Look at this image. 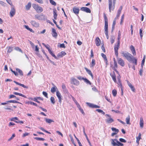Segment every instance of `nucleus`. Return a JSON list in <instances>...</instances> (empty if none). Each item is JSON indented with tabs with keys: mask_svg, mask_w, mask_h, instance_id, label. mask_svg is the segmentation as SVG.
Returning <instances> with one entry per match:
<instances>
[{
	"mask_svg": "<svg viewBox=\"0 0 146 146\" xmlns=\"http://www.w3.org/2000/svg\"><path fill=\"white\" fill-rule=\"evenodd\" d=\"M123 56L125 57L128 61H133L134 59V57L128 52H124L123 51L121 52Z\"/></svg>",
	"mask_w": 146,
	"mask_h": 146,
	"instance_id": "obj_1",
	"label": "nucleus"
},
{
	"mask_svg": "<svg viewBox=\"0 0 146 146\" xmlns=\"http://www.w3.org/2000/svg\"><path fill=\"white\" fill-rule=\"evenodd\" d=\"M104 18L105 21V33H108V19L105 13H104Z\"/></svg>",
	"mask_w": 146,
	"mask_h": 146,
	"instance_id": "obj_2",
	"label": "nucleus"
},
{
	"mask_svg": "<svg viewBox=\"0 0 146 146\" xmlns=\"http://www.w3.org/2000/svg\"><path fill=\"white\" fill-rule=\"evenodd\" d=\"M105 116L106 119H105L106 122L108 123H111L114 121V120L111 118V115L109 114H106Z\"/></svg>",
	"mask_w": 146,
	"mask_h": 146,
	"instance_id": "obj_3",
	"label": "nucleus"
},
{
	"mask_svg": "<svg viewBox=\"0 0 146 146\" xmlns=\"http://www.w3.org/2000/svg\"><path fill=\"white\" fill-rule=\"evenodd\" d=\"M120 44V43H117V44H115L114 46L115 54L117 57L118 55V50Z\"/></svg>",
	"mask_w": 146,
	"mask_h": 146,
	"instance_id": "obj_4",
	"label": "nucleus"
},
{
	"mask_svg": "<svg viewBox=\"0 0 146 146\" xmlns=\"http://www.w3.org/2000/svg\"><path fill=\"white\" fill-rule=\"evenodd\" d=\"M71 83L76 86H78L80 84L79 82L74 78H71Z\"/></svg>",
	"mask_w": 146,
	"mask_h": 146,
	"instance_id": "obj_5",
	"label": "nucleus"
},
{
	"mask_svg": "<svg viewBox=\"0 0 146 146\" xmlns=\"http://www.w3.org/2000/svg\"><path fill=\"white\" fill-rule=\"evenodd\" d=\"M56 95L58 99V102L61 104L62 102V96L58 90L56 92Z\"/></svg>",
	"mask_w": 146,
	"mask_h": 146,
	"instance_id": "obj_6",
	"label": "nucleus"
},
{
	"mask_svg": "<svg viewBox=\"0 0 146 146\" xmlns=\"http://www.w3.org/2000/svg\"><path fill=\"white\" fill-rule=\"evenodd\" d=\"M117 62L118 64H120L122 66H123L125 65L124 62L123 60L121 58H117Z\"/></svg>",
	"mask_w": 146,
	"mask_h": 146,
	"instance_id": "obj_7",
	"label": "nucleus"
},
{
	"mask_svg": "<svg viewBox=\"0 0 146 146\" xmlns=\"http://www.w3.org/2000/svg\"><path fill=\"white\" fill-rule=\"evenodd\" d=\"M80 10L87 13H90L91 11L87 7H82L81 8Z\"/></svg>",
	"mask_w": 146,
	"mask_h": 146,
	"instance_id": "obj_8",
	"label": "nucleus"
},
{
	"mask_svg": "<svg viewBox=\"0 0 146 146\" xmlns=\"http://www.w3.org/2000/svg\"><path fill=\"white\" fill-rule=\"evenodd\" d=\"M15 13V10L13 7L11 8V10L10 12V16L11 17H13Z\"/></svg>",
	"mask_w": 146,
	"mask_h": 146,
	"instance_id": "obj_9",
	"label": "nucleus"
},
{
	"mask_svg": "<svg viewBox=\"0 0 146 146\" xmlns=\"http://www.w3.org/2000/svg\"><path fill=\"white\" fill-rule=\"evenodd\" d=\"M86 104L90 107L92 108H100V107L96 105L87 102Z\"/></svg>",
	"mask_w": 146,
	"mask_h": 146,
	"instance_id": "obj_10",
	"label": "nucleus"
},
{
	"mask_svg": "<svg viewBox=\"0 0 146 146\" xmlns=\"http://www.w3.org/2000/svg\"><path fill=\"white\" fill-rule=\"evenodd\" d=\"M115 5L113 4V5L112 6V2H109V8L110 12H111V10L112 11L113 10L115 7Z\"/></svg>",
	"mask_w": 146,
	"mask_h": 146,
	"instance_id": "obj_11",
	"label": "nucleus"
},
{
	"mask_svg": "<svg viewBox=\"0 0 146 146\" xmlns=\"http://www.w3.org/2000/svg\"><path fill=\"white\" fill-rule=\"evenodd\" d=\"M52 85L53 86V87L51 88L50 91L52 93L54 94L56 91H56L58 90L56 86L53 84H52Z\"/></svg>",
	"mask_w": 146,
	"mask_h": 146,
	"instance_id": "obj_12",
	"label": "nucleus"
},
{
	"mask_svg": "<svg viewBox=\"0 0 146 146\" xmlns=\"http://www.w3.org/2000/svg\"><path fill=\"white\" fill-rule=\"evenodd\" d=\"M52 36L55 38H56L57 36V33L56 32V30L52 28Z\"/></svg>",
	"mask_w": 146,
	"mask_h": 146,
	"instance_id": "obj_13",
	"label": "nucleus"
},
{
	"mask_svg": "<svg viewBox=\"0 0 146 146\" xmlns=\"http://www.w3.org/2000/svg\"><path fill=\"white\" fill-rule=\"evenodd\" d=\"M130 48L133 54L134 55H136V53L134 47L133 45H131L130 47Z\"/></svg>",
	"mask_w": 146,
	"mask_h": 146,
	"instance_id": "obj_14",
	"label": "nucleus"
},
{
	"mask_svg": "<svg viewBox=\"0 0 146 146\" xmlns=\"http://www.w3.org/2000/svg\"><path fill=\"white\" fill-rule=\"evenodd\" d=\"M127 82L128 86L130 88L132 91L134 92L135 91V89L132 85L131 84V83L128 81H127Z\"/></svg>",
	"mask_w": 146,
	"mask_h": 146,
	"instance_id": "obj_15",
	"label": "nucleus"
},
{
	"mask_svg": "<svg viewBox=\"0 0 146 146\" xmlns=\"http://www.w3.org/2000/svg\"><path fill=\"white\" fill-rule=\"evenodd\" d=\"M117 139H110L111 144L113 146H116L117 143H116L115 141L117 142Z\"/></svg>",
	"mask_w": 146,
	"mask_h": 146,
	"instance_id": "obj_16",
	"label": "nucleus"
},
{
	"mask_svg": "<svg viewBox=\"0 0 146 146\" xmlns=\"http://www.w3.org/2000/svg\"><path fill=\"white\" fill-rule=\"evenodd\" d=\"M96 44L97 46H98L100 45V40L99 37H97L95 40Z\"/></svg>",
	"mask_w": 146,
	"mask_h": 146,
	"instance_id": "obj_17",
	"label": "nucleus"
},
{
	"mask_svg": "<svg viewBox=\"0 0 146 146\" xmlns=\"http://www.w3.org/2000/svg\"><path fill=\"white\" fill-rule=\"evenodd\" d=\"M143 118L141 117L140 118V121L139 122V125L140 127L142 128L143 127Z\"/></svg>",
	"mask_w": 146,
	"mask_h": 146,
	"instance_id": "obj_18",
	"label": "nucleus"
},
{
	"mask_svg": "<svg viewBox=\"0 0 146 146\" xmlns=\"http://www.w3.org/2000/svg\"><path fill=\"white\" fill-rule=\"evenodd\" d=\"M73 11L74 13L76 15H77L79 13V10L78 8L74 7L73 9Z\"/></svg>",
	"mask_w": 146,
	"mask_h": 146,
	"instance_id": "obj_19",
	"label": "nucleus"
},
{
	"mask_svg": "<svg viewBox=\"0 0 146 146\" xmlns=\"http://www.w3.org/2000/svg\"><path fill=\"white\" fill-rule=\"evenodd\" d=\"M13 82L15 83V84H16L17 85H19L21 86H22V87L24 88H28V86H27L25 85L24 84H21L15 81H13Z\"/></svg>",
	"mask_w": 146,
	"mask_h": 146,
	"instance_id": "obj_20",
	"label": "nucleus"
},
{
	"mask_svg": "<svg viewBox=\"0 0 146 146\" xmlns=\"http://www.w3.org/2000/svg\"><path fill=\"white\" fill-rule=\"evenodd\" d=\"M85 69L86 70V72H87L88 73V74L89 75H90L91 76L92 78L93 79V78H94V76L92 73L91 71L90 70L86 68H85Z\"/></svg>",
	"mask_w": 146,
	"mask_h": 146,
	"instance_id": "obj_21",
	"label": "nucleus"
},
{
	"mask_svg": "<svg viewBox=\"0 0 146 146\" xmlns=\"http://www.w3.org/2000/svg\"><path fill=\"white\" fill-rule=\"evenodd\" d=\"M117 84H118V86L120 88H121L122 93H123V89L122 88V85L121 84V81H119L117 83Z\"/></svg>",
	"mask_w": 146,
	"mask_h": 146,
	"instance_id": "obj_22",
	"label": "nucleus"
},
{
	"mask_svg": "<svg viewBox=\"0 0 146 146\" xmlns=\"http://www.w3.org/2000/svg\"><path fill=\"white\" fill-rule=\"evenodd\" d=\"M130 117L129 115H128L126 118L125 121L126 123L127 124L130 125L131 123L130 122Z\"/></svg>",
	"mask_w": 146,
	"mask_h": 146,
	"instance_id": "obj_23",
	"label": "nucleus"
},
{
	"mask_svg": "<svg viewBox=\"0 0 146 146\" xmlns=\"http://www.w3.org/2000/svg\"><path fill=\"white\" fill-rule=\"evenodd\" d=\"M13 93H14V94H15L16 95H19V96H21L24 97L25 98H27V97L26 96H25L23 94L21 93H19L17 92H14Z\"/></svg>",
	"mask_w": 146,
	"mask_h": 146,
	"instance_id": "obj_24",
	"label": "nucleus"
},
{
	"mask_svg": "<svg viewBox=\"0 0 146 146\" xmlns=\"http://www.w3.org/2000/svg\"><path fill=\"white\" fill-rule=\"evenodd\" d=\"M30 43L31 44L33 48L34 49L35 47V50L36 52V45L35 46L34 44L31 41H30Z\"/></svg>",
	"mask_w": 146,
	"mask_h": 146,
	"instance_id": "obj_25",
	"label": "nucleus"
},
{
	"mask_svg": "<svg viewBox=\"0 0 146 146\" xmlns=\"http://www.w3.org/2000/svg\"><path fill=\"white\" fill-rule=\"evenodd\" d=\"M45 119L46 122L48 123H50L51 122H54L53 120L50 119L45 118Z\"/></svg>",
	"mask_w": 146,
	"mask_h": 146,
	"instance_id": "obj_26",
	"label": "nucleus"
},
{
	"mask_svg": "<svg viewBox=\"0 0 146 146\" xmlns=\"http://www.w3.org/2000/svg\"><path fill=\"white\" fill-rule=\"evenodd\" d=\"M110 75H111V77L113 81L115 82H116V76H115V75L114 73L112 74H111Z\"/></svg>",
	"mask_w": 146,
	"mask_h": 146,
	"instance_id": "obj_27",
	"label": "nucleus"
},
{
	"mask_svg": "<svg viewBox=\"0 0 146 146\" xmlns=\"http://www.w3.org/2000/svg\"><path fill=\"white\" fill-rule=\"evenodd\" d=\"M83 132H84V134L85 135V136L86 139L87 140L88 143H89V144H90V142L88 137V136H87L86 134L85 133V129H84V127H83Z\"/></svg>",
	"mask_w": 146,
	"mask_h": 146,
	"instance_id": "obj_28",
	"label": "nucleus"
},
{
	"mask_svg": "<svg viewBox=\"0 0 146 146\" xmlns=\"http://www.w3.org/2000/svg\"><path fill=\"white\" fill-rule=\"evenodd\" d=\"M31 7V3L29 2L27 5H26L25 8L27 10H29L30 9Z\"/></svg>",
	"mask_w": 146,
	"mask_h": 146,
	"instance_id": "obj_29",
	"label": "nucleus"
},
{
	"mask_svg": "<svg viewBox=\"0 0 146 146\" xmlns=\"http://www.w3.org/2000/svg\"><path fill=\"white\" fill-rule=\"evenodd\" d=\"M37 19L39 20H43L45 19V16L43 15H41L37 17Z\"/></svg>",
	"mask_w": 146,
	"mask_h": 146,
	"instance_id": "obj_30",
	"label": "nucleus"
},
{
	"mask_svg": "<svg viewBox=\"0 0 146 146\" xmlns=\"http://www.w3.org/2000/svg\"><path fill=\"white\" fill-rule=\"evenodd\" d=\"M43 11V9L42 7L39 6L37 5V12L40 13Z\"/></svg>",
	"mask_w": 146,
	"mask_h": 146,
	"instance_id": "obj_31",
	"label": "nucleus"
},
{
	"mask_svg": "<svg viewBox=\"0 0 146 146\" xmlns=\"http://www.w3.org/2000/svg\"><path fill=\"white\" fill-rule=\"evenodd\" d=\"M16 70L20 74V75L21 76H23V73L22 71L20 69H19L18 68H16Z\"/></svg>",
	"mask_w": 146,
	"mask_h": 146,
	"instance_id": "obj_32",
	"label": "nucleus"
},
{
	"mask_svg": "<svg viewBox=\"0 0 146 146\" xmlns=\"http://www.w3.org/2000/svg\"><path fill=\"white\" fill-rule=\"evenodd\" d=\"M117 67V64L116 62H114V67L113 70L115 71V72L117 73H118V72L117 70L115 69V68Z\"/></svg>",
	"mask_w": 146,
	"mask_h": 146,
	"instance_id": "obj_33",
	"label": "nucleus"
},
{
	"mask_svg": "<svg viewBox=\"0 0 146 146\" xmlns=\"http://www.w3.org/2000/svg\"><path fill=\"white\" fill-rule=\"evenodd\" d=\"M7 48H8V50L7 51V54L8 53H10L13 50V47L11 46H9Z\"/></svg>",
	"mask_w": 146,
	"mask_h": 146,
	"instance_id": "obj_34",
	"label": "nucleus"
},
{
	"mask_svg": "<svg viewBox=\"0 0 146 146\" xmlns=\"http://www.w3.org/2000/svg\"><path fill=\"white\" fill-rule=\"evenodd\" d=\"M121 34L120 33V32L119 31L118 36L117 43H120V39L121 38Z\"/></svg>",
	"mask_w": 146,
	"mask_h": 146,
	"instance_id": "obj_35",
	"label": "nucleus"
},
{
	"mask_svg": "<svg viewBox=\"0 0 146 146\" xmlns=\"http://www.w3.org/2000/svg\"><path fill=\"white\" fill-rule=\"evenodd\" d=\"M50 101L51 103L53 104H55V99L52 96L50 98Z\"/></svg>",
	"mask_w": 146,
	"mask_h": 146,
	"instance_id": "obj_36",
	"label": "nucleus"
},
{
	"mask_svg": "<svg viewBox=\"0 0 146 146\" xmlns=\"http://www.w3.org/2000/svg\"><path fill=\"white\" fill-rule=\"evenodd\" d=\"M84 81V82L86 83V84H89L90 85H91V82L86 78H85Z\"/></svg>",
	"mask_w": 146,
	"mask_h": 146,
	"instance_id": "obj_37",
	"label": "nucleus"
},
{
	"mask_svg": "<svg viewBox=\"0 0 146 146\" xmlns=\"http://www.w3.org/2000/svg\"><path fill=\"white\" fill-rule=\"evenodd\" d=\"M110 39L111 43L112 44L115 41V38L113 36H111Z\"/></svg>",
	"mask_w": 146,
	"mask_h": 146,
	"instance_id": "obj_38",
	"label": "nucleus"
},
{
	"mask_svg": "<svg viewBox=\"0 0 146 146\" xmlns=\"http://www.w3.org/2000/svg\"><path fill=\"white\" fill-rule=\"evenodd\" d=\"M139 34L140 37L142 39L143 36L142 28H141L139 29Z\"/></svg>",
	"mask_w": 146,
	"mask_h": 146,
	"instance_id": "obj_39",
	"label": "nucleus"
},
{
	"mask_svg": "<svg viewBox=\"0 0 146 146\" xmlns=\"http://www.w3.org/2000/svg\"><path fill=\"white\" fill-rule=\"evenodd\" d=\"M7 102L13 103H20L19 102L15 100H11L7 101Z\"/></svg>",
	"mask_w": 146,
	"mask_h": 146,
	"instance_id": "obj_40",
	"label": "nucleus"
},
{
	"mask_svg": "<svg viewBox=\"0 0 146 146\" xmlns=\"http://www.w3.org/2000/svg\"><path fill=\"white\" fill-rule=\"evenodd\" d=\"M25 28L26 29H27V30L29 31H30L32 33L34 32V31H33L31 29L29 28L28 26L25 25Z\"/></svg>",
	"mask_w": 146,
	"mask_h": 146,
	"instance_id": "obj_41",
	"label": "nucleus"
},
{
	"mask_svg": "<svg viewBox=\"0 0 146 146\" xmlns=\"http://www.w3.org/2000/svg\"><path fill=\"white\" fill-rule=\"evenodd\" d=\"M26 104H30L31 105H33L35 106H36V103L31 102V101H28L27 102H26Z\"/></svg>",
	"mask_w": 146,
	"mask_h": 146,
	"instance_id": "obj_42",
	"label": "nucleus"
},
{
	"mask_svg": "<svg viewBox=\"0 0 146 146\" xmlns=\"http://www.w3.org/2000/svg\"><path fill=\"white\" fill-rule=\"evenodd\" d=\"M96 64L95 60L94 59H93L92 60L91 64V67H93Z\"/></svg>",
	"mask_w": 146,
	"mask_h": 146,
	"instance_id": "obj_43",
	"label": "nucleus"
},
{
	"mask_svg": "<svg viewBox=\"0 0 146 146\" xmlns=\"http://www.w3.org/2000/svg\"><path fill=\"white\" fill-rule=\"evenodd\" d=\"M111 129L113 131H115V132H116V133H118L119 131V130L115 128L112 127Z\"/></svg>",
	"mask_w": 146,
	"mask_h": 146,
	"instance_id": "obj_44",
	"label": "nucleus"
},
{
	"mask_svg": "<svg viewBox=\"0 0 146 146\" xmlns=\"http://www.w3.org/2000/svg\"><path fill=\"white\" fill-rule=\"evenodd\" d=\"M56 10H54L53 11L54 17V19H57V15L56 12Z\"/></svg>",
	"mask_w": 146,
	"mask_h": 146,
	"instance_id": "obj_45",
	"label": "nucleus"
},
{
	"mask_svg": "<svg viewBox=\"0 0 146 146\" xmlns=\"http://www.w3.org/2000/svg\"><path fill=\"white\" fill-rule=\"evenodd\" d=\"M145 56H144L143 59L142 61V63L141 64V68H143V66L144 65L145 62Z\"/></svg>",
	"mask_w": 146,
	"mask_h": 146,
	"instance_id": "obj_46",
	"label": "nucleus"
},
{
	"mask_svg": "<svg viewBox=\"0 0 146 146\" xmlns=\"http://www.w3.org/2000/svg\"><path fill=\"white\" fill-rule=\"evenodd\" d=\"M31 23L33 26L35 27H36V23L35 21H31Z\"/></svg>",
	"mask_w": 146,
	"mask_h": 146,
	"instance_id": "obj_47",
	"label": "nucleus"
},
{
	"mask_svg": "<svg viewBox=\"0 0 146 146\" xmlns=\"http://www.w3.org/2000/svg\"><path fill=\"white\" fill-rule=\"evenodd\" d=\"M50 1V3L54 6L56 5V3L53 1V0H49Z\"/></svg>",
	"mask_w": 146,
	"mask_h": 146,
	"instance_id": "obj_48",
	"label": "nucleus"
},
{
	"mask_svg": "<svg viewBox=\"0 0 146 146\" xmlns=\"http://www.w3.org/2000/svg\"><path fill=\"white\" fill-rule=\"evenodd\" d=\"M112 93L114 96L115 97L116 96L117 94V91L115 90H113Z\"/></svg>",
	"mask_w": 146,
	"mask_h": 146,
	"instance_id": "obj_49",
	"label": "nucleus"
},
{
	"mask_svg": "<svg viewBox=\"0 0 146 146\" xmlns=\"http://www.w3.org/2000/svg\"><path fill=\"white\" fill-rule=\"evenodd\" d=\"M123 144L121 143L120 142H119V141H118L117 140V145L116 146H123Z\"/></svg>",
	"mask_w": 146,
	"mask_h": 146,
	"instance_id": "obj_50",
	"label": "nucleus"
},
{
	"mask_svg": "<svg viewBox=\"0 0 146 146\" xmlns=\"http://www.w3.org/2000/svg\"><path fill=\"white\" fill-rule=\"evenodd\" d=\"M15 49L16 50L19 51L21 52L22 53H23V52L22 50L21 49L18 47H15Z\"/></svg>",
	"mask_w": 146,
	"mask_h": 146,
	"instance_id": "obj_51",
	"label": "nucleus"
},
{
	"mask_svg": "<svg viewBox=\"0 0 146 146\" xmlns=\"http://www.w3.org/2000/svg\"><path fill=\"white\" fill-rule=\"evenodd\" d=\"M15 119L18 120H19V119L18 117H14L11 118L10 119V120L11 121H15Z\"/></svg>",
	"mask_w": 146,
	"mask_h": 146,
	"instance_id": "obj_52",
	"label": "nucleus"
},
{
	"mask_svg": "<svg viewBox=\"0 0 146 146\" xmlns=\"http://www.w3.org/2000/svg\"><path fill=\"white\" fill-rule=\"evenodd\" d=\"M101 56L102 57L104 58V60H106L107 58L106 56L103 53H101Z\"/></svg>",
	"mask_w": 146,
	"mask_h": 146,
	"instance_id": "obj_53",
	"label": "nucleus"
},
{
	"mask_svg": "<svg viewBox=\"0 0 146 146\" xmlns=\"http://www.w3.org/2000/svg\"><path fill=\"white\" fill-rule=\"evenodd\" d=\"M11 106H7L4 107L5 110H11Z\"/></svg>",
	"mask_w": 146,
	"mask_h": 146,
	"instance_id": "obj_54",
	"label": "nucleus"
},
{
	"mask_svg": "<svg viewBox=\"0 0 146 146\" xmlns=\"http://www.w3.org/2000/svg\"><path fill=\"white\" fill-rule=\"evenodd\" d=\"M43 95L46 98H48V94L45 92L43 91L42 92Z\"/></svg>",
	"mask_w": 146,
	"mask_h": 146,
	"instance_id": "obj_55",
	"label": "nucleus"
},
{
	"mask_svg": "<svg viewBox=\"0 0 146 146\" xmlns=\"http://www.w3.org/2000/svg\"><path fill=\"white\" fill-rule=\"evenodd\" d=\"M77 78L79 80H84V78H83V77H82V76H77Z\"/></svg>",
	"mask_w": 146,
	"mask_h": 146,
	"instance_id": "obj_56",
	"label": "nucleus"
},
{
	"mask_svg": "<svg viewBox=\"0 0 146 146\" xmlns=\"http://www.w3.org/2000/svg\"><path fill=\"white\" fill-rule=\"evenodd\" d=\"M119 141L121 142L125 143L126 142V141L122 138H120L119 139Z\"/></svg>",
	"mask_w": 146,
	"mask_h": 146,
	"instance_id": "obj_57",
	"label": "nucleus"
},
{
	"mask_svg": "<svg viewBox=\"0 0 146 146\" xmlns=\"http://www.w3.org/2000/svg\"><path fill=\"white\" fill-rule=\"evenodd\" d=\"M132 61L133 62V63L135 64V65H136L137 64V59L134 58L133 61Z\"/></svg>",
	"mask_w": 146,
	"mask_h": 146,
	"instance_id": "obj_58",
	"label": "nucleus"
},
{
	"mask_svg": "<svg viewBox=\"0 0 146 146\" xmlns=\"http://www.w3.org/2000/svg\"><path fill=\"white\" fill-rule=\"evenodd\" d=\"M28 99L29 100H31L36 102V97H35L34 98H28Z\"/></svg>",
	"mask_w": 146,
	"mask_h": 146,
	"instance_id": "obj_59",
	"label": "nucleus"
},
{
	"mask_svg": "<svg viewBox=\"0 0 146 146\" xmlns=\"http://www.w3.org/2000/svg\"><path fill=\"white\" fill-rule=\"evenodd\" d=\"M7 2L11 6H13L11 0H6Z\"/></svg>",
	"mask_w": 146,
	"mask_h": 146,
	"instance_id": "obj_60",
	"label": "nucleus"
},
{
	"mask_svg": "<svg viewBox=\"0 0 146 146\" xmlns=\"http://www.w3.org/2000/svg\"><path fill=\"white\" fill-rule=\"evenodd\" d=\"M15 134H13L12 136H11V137L10 138H9L8 140V141H10V140H11V139H12L15 136Z\"/></svg>",
	"mask_w": 146,
	"mask_h": 146,
	"instance_id": "obj_61",
	"label": "nucleus"
},
{
	"mask_svg": "<svg viewBox=\"0 0 146 146\" xmlns=\"http://www.w3.org/2000/svg\"><path fill=\"white\" fill-rule=\"evenodd\" d=\"M141 133H140L139 134L138 136L136 137V139H137L140 140V139H141Z\"/></svg>",
	"mask_w": 146,
	"mask_h": 146,
	"instance_id": "obj_62",
	"label": "nucleus"
},
{
	"mask_svg": "<svg viewBox=\"0 0 146 146\" xmlns=\"http://www.w3.org/2000/svg\"><path fill=\"white\" fill-rule=\"evenodd\" d=\"M32 7L35 10H36V5L35 4L33 3L32 5Z\"/></svg>",
	"mask_w": 146,
	"mask_h": 146,
	"instance_id": "obj_63",
	"label": "nucleus"
},
{
	"mask_svg": "<svg viewBox=\"0 0 146 146\" xmlns=\"http://www.w3.org/2000/svg\"><path fill=\"white\" fill-rule=\"evenodd\" d=\"M29 133H28L26 132L23 134V137H25L26 136L28 135H29Z\"/></svg>",
	"mask_w": 146,
	"mask_h": 146,
	"instance_id": "obj_64",
	"label": "nucleus"
}]
</instances>
